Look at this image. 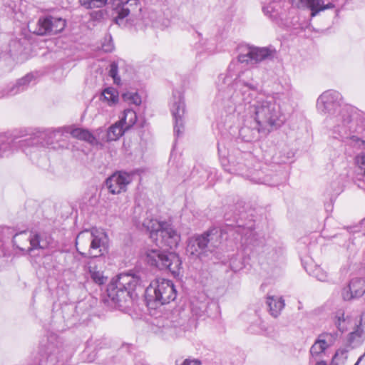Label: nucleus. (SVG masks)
Wrapping results in <instances>:
<instances>
[{"label": "nucleus", "instance_id": "nucleus-1", "mask_svg": "<svg viewBox=\"0 0 365 365\" xmlns=\"http://www.w3.org/2000/svg\"><path fill=\"white\" fill-rule=\"evenodd\" d=\"M250 73V71L243 72L235 79L228 73L220 74L217 81V101L229 114L246 113L245 117L255 120L256 125L263 129L269 132L277 129L286 120L278 95H256L257 83L245 78Z\"/></svg>", "mask_w": 365, "mask_h": 365}, {"label": "nucleus", "instance_id": "nucleus-2", "mask_svg": "<svg viewBox=\"0 0 365 365\" xmlns=\"http://www.w3.org/2000/svg\"><path fill=\"white\" fill-rule=\"evenodd\" d=\"M225 219L229 222L221 230L213 227L201 235L189 238L187 245V253L200 259L208 257L220 245L223 234L240 240L242 246L257 245L258 235L255 231V221L249 218L244 209L235 212L233 219L229 212H226Z\"/></svg>", "mask_w": 365, "mask_h": 365}, {"label": "nucleus", "instance_id": "nucleus-3", "mask_svg": "<svg viewBox=\"0 0 365 365\" xmlns=\"http://www.w3.org/2000/svg\"><path fill=\"white\" fill-rule=\"evenodd\" d=\"M140 277L133 273H120L113 279L107 287L108 297L118 307L138 297V292H143L147 306L155 308L158 305L169 304L175 299L177 291L173 281L157 278L143 290Z\"/></svg>", "mask_w": 365, "mask_h": 365}, {"label": "nucleus", "instance_id": "nucleus-4", "mask_svg": "<svg viewBox=\"0 0 365 365\" xmlns=\"http://www.w3.org/2000/svg\"><path fill=\"white\" fill-rule=\"evenodd\" d=\"M341 101L340 93L328 90L317 98V108L320 113L328 115L327 122L337 135L335 138L347 140L352 146L365 150V140L352 135L356 130L354 120L357 113L351 106H342Z\"/></svg>", "mask_w": 365, "mask_h": 365}, {"label": "nucleus", "instance_id": "nucleus-5", "mask_svg": "<svg viewBox=\"0 0 365 365\" xmlns=\"http://www.w3.org/2000/svg\"><path fill=\"white\" fill-rule=\"evenodd\" d=\"M76 247L78 252L84 257L91 259L86 263V266L93 281L99 284H103L106 278L103 273L96 271L92 266V259L104 255L108 249V237L106 234L96 229L91 231L84 230L81 232L76 239Z\"/></svg>", "mask_w": 365, "mask_h": 365}, {"label": "nucleus", "instance_id": "nucleus-6", "mask_svg": "<svg viewBox=\"0 0 365 365\" xmlns=\"http://www.w3.org/2000/svg\"><path fill=\"white\" fill-rule=\"evenodd\" d=\"M108 0H79L81 6L86 9L101 8ZM141 11L138 0H113L112 17L120 26H125L130 18Z\"/></svg>", "mask_w": 365, "mask_h": 365}, {"label": "nucleus", "instance_id": "nucleus-7", "mask_svg": "<svg viewBox=\"0 0 365 365\" xmlns=\"http://www.w3.org/2000/svg\"><path fill=\"white\" fill-rule=\"evenodd\" d=\"M12 242L18 249L26 253H31L34 250L52 249L56 245V242L49 235L26 231L16 233L13 237Z\"/></svg>", "mask_w": 365, "mask_h": 365}, {"label": "nucleus", "instance_id": "nucleus-8", "mask_svg": "<svg viewBox=\"0 0 365 365\" xmlns=\"http://www.w3.org/2000/svg\"><path fill=\"white\" fill-rule=\"evenodd\" d=\"M64 136V129L58 128L56 130H38L22 140H20L22 147H47L53 149H57L63 147L60 144L61 140Z\"/></svg>", "mask_w": 365, "mask_h": 365}, {"label": "nucleus", "instance_id": "nucleus-9", "mask_svg": "<svg viewBox=\"0 0 365 365\" xmlns=\"http://www.w3.org/2000/svg\"><path fill=\"white\" fill-rule=\"evenodd\" d=\"M146 259L150 265L156 267L160 270H168L173 274L178 273L182 264L176 253L160 250H148Z\"/></svg>", "mask_w": 365, "mask_h": 365}, {"label": "nucleus", "instance_id": "nucleus-10", "mask_svg": "<svg viewBox=\"0 0 365 365\" xmlns=\"http://www.w3.org/2000/svg\"><path fill=\"white\" fill-rule=\"evenodd\" d=\"M247 154L238 151L235 155H230L227 160L229 165L227 166L223 161L222 165L225 170L230 173L242 175L252 182L257 184H268L271 186L274 184H269L267 179L258 177L260 174L259 171H250L247 169V165L245 163V156Z\"/></svg>", "mask_w": 365, "mask_h": 365}, {"label": "nucleus", "instance_id": "nucleus-11", "mask_svg": "<svg viewBox=\"0 0 365 365\" xmlns=\"http://www.w3.org/2000/svg\"><path fill=\"white\" fill-rule=\"evenodd\" d=\"M170 111L174 119V133L179 137L184 131L183 117L185 112L184 97L180 91L173 93Z\"/></svg>", "mask_w": 365, "mask_h": 365}, {"label": "nucleus", "instance_id": "nucleus-12", "mask_svg": "<svg viewBox=\"0 0 365 365\" xmlns=\"http://www.w3.org/2000/svg\"><path fill=\"white\" fill-rule=\"evenodd\" d=\"M66 26V21L61 18L47 16L40 18L36 28L33 31L37 35L56 34L62 31Z\"/></svg>", "mask_w": 365, "mask_h": 365}, {"label": "nucleus", "instance_id": "nucleus-13", "mask_svg": "<svg viewBox=\"0 0 365 365\" xmlns=\"http://www.w3.org/2000/svg\"><path fill=\"white\" fill-rule=\"evenodd\" d=\"M337 336L338 334L336 332H324L319 334L310 348V361L320 360L325 351L334 344Z\"/></svg>", "mask_w": 365, "mask_h": 365}, {"label": "nucleus", "instance_id": "nucleus-14", "mask_svg": "<svg viewBox=\"0 0 365 365\" xmlns=\"http://www.w3.org/2000/svg\"><path fill=\"white\" fill-rule=\"evenodd\" d=\"M180 240V235L167 222H164L163 226L158 230V238L153 240L158 245L170 250L176 248Z\"/></svg>", "mask_w": 365, "mask_h": 365}, {"label": "nucleus", "instance_id": "nucleus-15", "mask_svg": "<svg viewBox=\"0 0 365 365\" xmlns=\"http://www.w3.org/2000/svg\"><path fill=\"white\" fill-rule=\"evenodd\" d=\"M133 180V175L124 171H118L110 176L106 181L109 192L113 195L119 194L127 190V185Z\"/></svg>", "mask_w": 365, "mask_h": 365}, {"label": "nucleus", "instance_id": "nucleus-16", "mask_svg": "<svg viewBox=\"0 0 365 365\" xmlns=\"http://www.w3.org/2000/svg\"><path fill=\"white\" fill-rule=\"evenodd\" d=\"M273 53L268 47H247L246 53L238 56V61L252 65L272 57Z\"/></svg>", "mask_w": 365, "mask_h": 365}, {"label": "nucleus", "instance_id": "nucleus-17", "mask_svg": "<svg viewBox=\"0 0 365 365\" xmlns=\"http://www.w3.org/2000/svg\"><path fill=\"white\" fill-rule=\"evenodd\" d=\"M0 50V62L3 61H7L9 64L16 61V63H23L28 60L31 56L29 54L31 47H14V49H9V47H1ZM3 73L0 71V76Z\"/></svg>", "mask_w": 365, "mask_h": 365}, {"label": "nucleus", "instance_id": "nucleus-18", "mask_svg": "<svg viewBox=\"0 0 365 365\" xmlns=\"http://www.w3.org/2000/svg\"><path fill=\"white\" fill-rule=\"evenodd\" d=\"M225 113L227 115H230L225 111ZM231 115H232V113ZM233 115H235V113H233ZM245 115L246 113H243L239 115L242 116L245 121V124L239 130V136L243 141L250 142L256 139L257 138L258 134L262 130H266L261 128L259 125H256L255 120H251L250 117H248L247 118V117H245ZM236 115L238 116L237 113Z\"/></svg>", "mask_w": 365, "mask_h": 365}, {"label": "nucleus", "instance_id": "nucleus-19", "mask_svg": "<svg viewBox=\"0 0 365 365\" xmlns=\"http://www.w3.org/2000/svg\"><path fill=\"white\" fill-rule=\"evenodd\" d=\"M365 292V278L351 279L347 286L341 290V297L344 301H350L363 296Z\"/></svg>", "mask_w": 365, "mask_h": 365}, {"label": "nucleus", "instance_id": "nucleus-20", "mask_svg": "<svg viewBox=\"0 0 365 365\" xmlns=\"http://www.w3.org/2000/svg\"><path fill=\"white\" fill-rule=\"evenodd\" d=\"M290 4L297 9H309L311 17L315 16L320 11L335 7L332 2L324 4L323 0H290Z\"/></svg>", "mask_w": 365, "mask_h": 365}, {"label": "nucleus", "instance_id": "nucleus-21", "mask_svg": "<svg viewBox=\"0 0 365 365\" xmlns=\"http://www.w3.org/2000/svg\"><path fill=\"white\" fill-rule=\"evenodd\" d=\"M35 79L36 76L33 73H27L18 79L14 84L8 86L5 90L1 91L0 97L13 96L25 91Z\"/></svg>", "mask_w": 365, "mask_h": 365}, {"label": "nucleus", "instance_id": "nucleus-22", "mask_svg": "<svg viewBox=\"0 0 365 365\" xmlns=\"http://www.w3.org/2000/svg\"><path fill=\"white\" fill-rule=\"evenodd\" d=\"M41 348L46 356L56 359L63 350V343L56 334H51L48 336L46 342L41 344Z\"/></svg>", "mask_w": 365, "mask_h": 365}, {"label": "nucleus", "instance_id": "nucleus-23", "mask_svg": "<svg viewBox=\"0 0 365 365\" xmlns=\"http://www.w3.org/2000/svg\"><path fill=\"white\" fill-rule=\"evenodd\" d=\"M262 11L272 21H278L282 14L281 3L276 0H272L270 2L262 1Z\"/></svg>", "mask_w": 365, "mask_h": 365}, {"label": "nucleus", "instance_id": "nucleus-24", "mask_svg": "<svg viewBox=\"0 0 365 365\" xmlns=\"http://www.w3.org/2000/svg\"><path fill=\"white\" fill-rule=\"evenodd\" d=\"M161 14L153 10H148L143 15V21L146 26H150L155 28H162L163 26Z\"/></svg>", "mask_w": 365, "mask_h": 365}, {"label": "nucleus", "instance_id": "nucleus-25", "mask_svg": "<svg viewBox=\"0 0 365 365\" xmlns=\"http://www.w3.org/2000/svg\"><path fill=\"white\" fill-rule=\"evenodd\" d=\"M267 304L270 314L275 318L280 314L284 307V301L281 297L268 296Z\"/></svg>", "mask_w": 365, "mask_h": 365}, {"label": "nucleus", "instance_id": "nucleus-26", "mask_svg": "<svg viewBox=\"0 0 365 365\" xmlns=\"http://www.w3.org/2000/svg\"><path fill=\"white\" fill-rule=\"evenodd\" d=\"M365 339V328L357 325L355 329L349 334L347 342L349 346L356 347L359 346Z\"/></svg>", "mask_w": 365, "mask_h": 365}, {"label": "nucleus", "instance_id": "nucleus-27", "mask_svg": "<svg viewBox=\"0 0 365 365\" xmlns=\"http://www.w3.org/2000/svg\"><path fill=\"white\" fill-rule=\"evenodd\" d=\"M165 222H160L155 219H145L142 226L143 229L150 234V237L153 240L158 238V230L163 226Z\"/></svg>", "mask_w": 365, "mask_h": 365}, {"label": "nucleus", "instance_id": "nucleus-28", "mask_svg": "<svg viewBox=\"0 0 365 365\" xmlns=\"http://www.w3.org/2000/svg\"><path fill=\"white\" fill-rule=\"evenodd\" d=\"M127 129L120 121L116 122L109 127L106 132V140L107 141H113L118 140Z\"/></svg>", "mask_w": 365, "mask_h": 365}, {"label": "nucleus", "instance_id": "nucleus-29", "mask_svg": "<svg viewBox=\"0 0 365 365\" xmlns=\"http://www.w3.org/2000/svg\"><path fill=\"white\" fill-rule=\"evenodd\" d=\"M125 129L130 128L137 121V114L132 109H126L123 112V116L119 120Z\"/></svg>", "mask_w": 365, "mask_h": 365}, {"label": "nucleus", "instance_id": "nucleus-30", "mask_svg": "<svg viewBox=\"0 0 365 365\" xmlns=\"http://www.w3.org/2000/svg\"><path fill=\"white\" fill-rule=\"evenodd\" d=\"M347 317H345V313L343 309H339L334 313V322L337 329L341 332L346 329Z\"/></svg>", "mask_w": 365, "mask_h": 365}, {"label": "nucleus", "instance_id": "nucleus-31", "mask_svg": "<svg viewBox=\"0 0 365 365\" xmlns=\"http://www.w3.org/2000/svg\"><path fill=\"white\" fill-rule=\"evenodd\" d=\"M26 136L25 134L16 135L14 134L12 136H8L7 135H0V150L4 152L7 148H10L11 143L18 138Z\"/></svg>", "mask_w": 365, "mask_h": 365}, {"label": "nucleus", "instance_id": "nucleus-32", "mask_svg": "<svg viewBox=\"0 0 365 365\" xmlns=\"http://www.w3.org/2000/svg\"><path fill=\"white\" fill-rule=\"evenodd\" d=\"M102 96L103 100L110 106L115 104L118 101V92L113 88H107L104 89Z\"/></svg>", "mask_w": 365, "mask_h": 365}, {"label": "nucleus", "instance_id": "nucleus-33", "mask_svg": "<svg viewBox=\"0 0 365 365\" xmlns=\"http://www.w3.org/2000/svg\"><path fill=\"white\" fill-rule=\"evenodd\" d=\"M123 98L130 104L138 106L141 103V98L136 92H127L123 93Z\"/></svg>", "mask_w": 365, "mask_h": 365}, {"label": "nucleus", "instance_id": "nucleus-34", "mask_svg": "<svg viewBox=\"0 0 365 365\" xmlns=\"http://www.w3.org/2000/svg\"><path fill=\"white\" fill-rule=\"evenodd\" d=\"M347 359L345 350H338L332 358L330 365H344Z\"/></svg>", "mask_w": 365, "mask_h": 365}, {"label": "nucleus", "instance_id": "nucleus-35", "mask_svg": "<svg viewBox=\"0 0 365 365\" xmlns=\"http://www.w3.org/2000/svg\"><path fill=\"white\" fill-rule=\"evenodd\" d=\"M309 274L321 282H324L327 279V272L319 266L315 267V268L311 271Z\"/></svg>", "mask_w": 365, "mask_h": 365}, {"label": "nucleus", "instance_id": "nucleus-36", "mask_svg": "<svg viewBox=\"0 0 365 365\" xmlns=\"http://www.w3.org/2000/svg\"><path fill=\"white\" fill-rule=\"evenodd\" d=\"M118 66L115 62H112L110 65L109 76L113 78L115 83H119L120 78L118 75Z\"/></svg>", "mask_w": 365, "mask_h": 365}, {"label": "nucleus", "instance_id": "nucleus-37", "mask_svg": "<svg viewBox=\"0 0 365 365\" xmlns=\"http://www.w3.org/2000/svg\"><path fill=\"white\" fill-rule=\"evenodd\" d=\"M80 140H85L91 145L98 144V140L96 137L88 130H84Z\"/></svg>", "mask_w": 365, "mask_h": 365}, {"label": "nucleus", "instance_id": "nucleus-38", "mask_svg": "<svg viewBox=\"0 0 365 365\" xmlns=\"http://www.w3.org/2000/svg\"><path fill=\"white\" fill-rule=\"evenodd\" d=\"M355 162L361 173L365 175V153L358 155L355 158Z\"/></svg>", "mask_w": 365, "mask_h": 365}, {"label": "nucleus", "instance_id": "nucleus-39", "mask_svg": "<svg viewBox=\"0 0 365 365\" xmlns=\"http://www.w3.org/2000/svg\"><path fill=\"white\" fill-rule=\"evenodd\" d=\"M163 331L172 336H178L179 331H181V329L180 327H177L175 326H170L169 324H166L163 325Z\"/></svg>", "mask_w": 365, "mask_h": 365}, {"label": "nucleus", "instance_id": "nucleus-40", "mask_svg": "<svg viewBox=\"0 0 365 365\" xmlns=\"http://www.w3.org/2000/svg\"><path fill=\"white\" fill-rule=\"evenodd\" d=\"M175 365H202L200 360L197 359L188 358L185 360H176Z\"/></svg>", "mask_w": 365, "mask_h": 365}, {"label": "nucleus", "instance_id": "nucleus-41", "mask_svg": "<svg viewBox=\"0 0 365 365\" xmlns=\"http://www.w3.org/2000/svg\"><path fill=\"white\" fill-rule=\"evenodd\" d=\"M282 255V250H275L273 249L270 252L268 253L267 259L270 260L271 262H276L279 259V258Z\"/></svg>", "mask_w": 365, "mask_h": 365}, {"label": "nucleus", "instance_id": "nucleus-42", "mask_svg": "<svg viewBox=\"0 0 365 365\" xmlns=\"http://www.w3.org/2000/svg\"><path fill=\"white\" fill-rule=\"evenodd\" d=\"M92 19L96 21H101L106 19L108 16V14L106 10H98L91 13Z\"/></svg>", "mask_w": 365, "mask_h": 365}, {"label": "nucleus", "instance_id": "nucleus-43", "mask_svg": "<svg viewBox=\"0 0 365 365\" xmlns=\"http://www.w3.org/2000/svg\"><path fill=\"white\" fill-rule=\"evenodd\" d=\"M299 18L298 16L294 17L292 19L293 29L294 30H303L307 26V22L304 20L302 22H299Z\"/></svg>", "mask_w": 365, "mask_h": 365}, {"label": "nucleus", "instance_id": "nucleus-44", "mask_svg": "<svg viewBox=\"0 0 365 365\" xmlns=\"http://www.w3.org/2000/svg\"><path fill=\"white\" fill-rule=\"evenodd\" d=\"M85 129H83V128H73L71 130L70 133L71 135L73 137V138H76L77 139H81V135L83 134V131H84Z\"/></svg>", "mask_w": 365, "mask_h": 365}, {"label": "nucleus", "instance_id": "nucleus-45", "mask_svg": "<svg viewBox=\"0 0 365 365\" xmlns=\"http://www.w3.org/2000/svg\"><path fill=\"white\" fill-rule=\"evenodd\" d=\"M359 326L365 328V310L361 314V320Z\"/></svg>", "mask_w": 365, "mask_h": 365}, {"label": "nucleus", "instance_id": "nucleus-46", "mask_svg": "<svg viewBox=\"0 0 365 365\" xmlns=\"http://www.w3.org/2000/svg\"><path fill=\"white\" fill-rule=\"evenodd\" d=\"M316 361V364L315 365H327L326 362L323 360H317L315 361Z\"/></svg>", "mask_w": 365, "mask_h": 365}, {"label": "nucleus", "instance_id": "nucleus-47", "mask_svg": "<svg viewBox=\"0 0 365 365\" xmlns=\"http://www.w3.org/2000/svg\"><path fill=\"white\" fill-rule=\"evenodd\" d=\"M361 227L364 230V235H365V218L363 219L361 222Z\"/></svg>", "mask_w": 365, "mask_h": 365}, {"label": "nucleus", "instance_id": "nucleus-48", "mask_svg": "<svg viewBox=\"0 0 365 365\" xmlns=\"http://www.w3.org/2000/svg\"><path fill=\"white\" fill-rule=\"evenodd\" d=\"M364 356V355H362V356H361L358 359L357 361L356 362V364H355L354 365H359V364L360 363V361L362 360V359H363Z\"/></svg>", "mask_w": 365, "mask_h": 365}, {"label": "nucleus", "instance_id": "nucleus-49", "mask_svg": "<svg viewBox=\"0 0 365 365\" xmlns=\"http://www.w3.org/2000/svg\"><path fill=\"white\" fill-rule=\"evenodd\" d=\"M217 150H218V153H219L220 156L221 157L222 156V150L219 145L217 147Z\"/></svg>", "mask_w": 365, "mask_h": 365}, {"label": "nucleus", "instance_id": "nucleus-50", "mask_svg": "<svg viewBox=\"0 0 365 365\" xmlns=\"http://www.w3.org/2000/svg\"><path fill=\"white\" fill-rule=\"evenodd\" d=\"M108 38L109 41H111L112 40V38H111V36L110 35H108L106 37V39Z\"/></svg>", "mask_w": 365, "mask_h": 365}, {"label": "nucleus", "instance_id": "nucleus-51", "mask_svg": "<svg viewBox=\"0 0 365 365\" xmlns=\"http://www.w3.org/2000/svg\"><path fill=\"white\" fill-rule=\"evenodd\" d=\"M106 52H112L113 51V48H109V49H106Z\"/></svg>", "mask_w": 365, "mask_h": 365}]
</instances>
